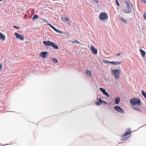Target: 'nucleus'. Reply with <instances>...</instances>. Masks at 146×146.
<instances>
[{"mask_svg":"<svg viewBox=\"0 0 146 146\" xmlns=\"http://www.w3.org/2000/svg\"><path fill=\"white\" fill-rule=\"evenodd\" d=\"M97 99L98 100V102L95 103L96 104L97 106H100V92L99 91H98L97 93Z\"/></svg>","mask_w":146,"mask_h":146,"instance_id":"8","label":"nucleus"},{"mask_svg":"<svg viewBox=\"0 0 146 146\" xmlns=\"http://www.w3.org/2000/svg\"><path fill=\"white\" fill-rule=\"evenodd\" d=\"M90 50L92 51V53L94 54H96L97 53L98 50H97L95 48L94 46H92L90 47Z\"/></svg>","mask_w":146,"mask_h":146,"instance_id":"10","label":"nucleus"},{"mask_svg":"<svg viewBox=\"0 0 146 146\" xmlns=\"http://www.w3.org/2000/svg\"><path fill=\"white\" fill-rule=\"evenodd\" d=\"M52 43V42L49 40L44 41H43V44L46 46H51Z\"/></svg>","mask_w":146,"mask_h":146,"instance_id":"9","label":"nucleus"},{"mask_svg":"<svg viewBox=\"0 0 146 146\" xmlns=\"http://www.w3.org/2000/svg\"><path fill=\"white\" fill-rule=\"evenodd\" d=\"M116 3L118 6H119V4L118 1V0H115Z\"/></svg>","mask_w":146,"mask_h":146,"instance_id":"29","label":"nucleus"},{"mask_svg":"<svg viewBox=\"0 0 146 146\" xmlns=\"http://www.w3.org/2000/svg\"><path fill=\"white\" fill-rule=\"evenodd\" d=\"M7 145V144H5V145Z\"/></svg>","mask_w":146,"mask_h":146,"instance_id":"40","label":"nucleus"},{"mask_svg":"<svg viewBox=\"0 0 146 146\" xmlns=\"http://www.w3.org/2000/svg\"><path fill=\"white\" fill-rule=\"evenodd\" d=\"M101 104L103 102L102 101V100L101 99Z\"/></svg>","mask_w":146,"mask_h":146,"instance_id":"36","label":"nucleus"},{"mask_svg":"<svg viewBox=\"0 0 146 146\" xmlns=\"http://www.w3.org/2000/svg\"><path fill=\"white\" fill-rule=\"evenodd\" d=\"M54 31H56V32L60 34H62L63 33L62 31H60L59 30L57 29H56V28L54 30Z\"/></svg>","mask_w":146,"mask_h":146,"instance_id":"20","label":"nucleus"},{"mask_svg":"<svg viewBox=\"0 0 146 146\" xmlns=\"http://www.w3.org/2000/svg\"><path fill=\"white\" fill-rule=\"evenodd\" d=\"M47 25H49L51 27L52 29H53L54 30L55 29V27L51 25V24H50L49 23H47Z\"/></svg>","mask_w":146,"mask_h":146,"instance_id":"24","label":"nucleus"},{"mask_svg":"<svg viewBox=\"0 0 146 146\" xmlns=\"http://www.w3.org/2000/svg\"><path fill=\"white\" fill-rule=\"evenodd\" d=\"M47 25H49L51 27L52 29H53L54 30L55 29V27L51 25V24H50L49 23H47Z\"/></svg>","mask_w":146,"mask_h":146,"instance_id":"25","label":"nucleus"},{"mask_svg":"<svg viewBox=\"0 0 146 146\" xmlns=\"http://www.w3.org/2000/svg\"><path fill=\"white\" fill-rule=\"evenodd\" d=\"M52 60H53V62H54L56 63L58 62V60L55 58H52Z\"/></svg>","mask_w":146,"mask_h":146,"instance_id":"23","label":"nucleus"},{"mask_svg":"<svg viewBox=\"0 0 146 146\" xmlns=\"http://www.w3.org/2000/svg\"><path fill=\"white\" fill-rule=\"evenodd\" d=\"M15 34L16 36V38L18 39L23 40L24 38V37L22 36L21 34L17 33H15Z\"/></svg>","mask_w":146,"mask_h":146,"instance_id":"6","label":"nucleus"},{"mask_svg":"<svg viewBox=\"0 0 146 146\" xmlns=\"http://www.w3.org/2000/svg\"><path fill=\"white\" fill-rule=\"evenodd\" d=\"M120 52L119 54H117V56H119V55H120Z\"/></svg>","mask_w":146,"mask_h":146,"instance_id":"35","label":"nucleus"},{"mask_svg":"<svg viewBox=\"0 0 146 146\" xmlns=\"http://www.w3.org/2000/svg\"><path fill=\"white\" fill-rule=\"evenodd\" d=\"M13 27H14L15 28H17V29H19V27H17V26L16 25H14L13 26Z\"/></svg>","mask_w":146,"mask_h":146,"instance_id":"32","label":"nucleus"},{"mask_svg":"<svg viewBox=\"0 0 146 146\" xmlns=\"http://www.w3.org/2000/svg\"><path fill=\"white\" fill-rule=\"evenodd\" d=\"M98 17H99V19L100 20V13Z\"/></svg>","mask_w":146,"mask_h":146,"instance_id":"34","label":"nucleus"},{"mask_svg":"<svg viewBox=\"0 0 146 146\" xmlns=\"http://www.w3.org/2000/svg\"><path fill=\"white\" fill-rule=\"evenodd\" d=\"M120 19L122 20V22H125L126 23H127L126 22V21H125L124 19H123V18H120Z\"/></svg>","mask_w":146,"mask_h":146,"instance_id":"30","label":"nucleus"},{"mask_svg":"<svg viewBox=\"0 0 146 146\" xmlns=\"http://www.w3.org/2000/svg\"><path fill=\"white\" fill-rule=\"evenodd\" d=\"M120 101V99L119 98H116L115 99V103L116 104H118Z\"/></svg>","mask_w":146,"mask_h":146,"instance_id":"19","label":"nucleus"},{"mask_svg":"<svg viewBox=\"0 0 146 146\" xmlns=\"http://www.w3.org/2000/svg\"><path fill=\"white\" fill-rule=\"evenodd\" d=\"M47 25H49L51 27L52 29H53L54 30L55 29V27L51 25V24H50L49 23H47Z\"/></svg>","mask_w":146,"mask_h":146,"instance_id":"26","label":"nucleus"},{"mask_svg":"<svg viewBox=\"0 0 146 146\" xmlns=\"http://www.w3.org/2000/svg\"><path fill=\"white\" fill-rule=\"evenodd\" d=\"M101 92H102L103 93V94L106 96H107V97H110V96L108 93L106 92L105 89L101 88Z\"/></svg>","mask_w":146,"mask_h":146,"instance_id":"12","label":"nucleus"},{"mask_svg":"<svg viewBox=\"0 0 146 146\" xmlns=\"http://www.w3.org/2000/svg\"><path fill=\"white\" fill-rule=\"evenodd\" d=\"M125 3L126 5V7H125L123 9V11L125 13H129L133 10V7L131 4H130L129 1H125Z\"/></svg>","mask_w":146,"mask_h":146,"instance_id":"2","label":"nucleus"},{"mask_svg":"<svg viewBox=\"0 0 146 146\" xmlns=\"http://www.w3.org/2000/svg\"><path fill=\"white\" fill-rule=\"evenodd\" d=\"M112 73L114 76L117 79L119 77L120 74V71L119 70L117 69H115L112 71Z\"/></svg>","mask_w":146,"mask_h":146,"instance_id":"3","label":"nucleus"},{"mask_svg":"<svg viewBox=\"0 0 146 146\" xmlns=\"http://www.w3.org/2000/svg\"><path fill=\"white\" fill-rule=\"evenodd\" d=\"M131 133L130 129H128L123 134L122 136V139L124 141L128 139L129 136L128 137L127 136L130 134Z\"/></svg>","mask_w":146,"mask_h":146,"instance_id":"4","label":"nucleus"},{"mask_svg":"<svg viewBox=\"0 0 146 146\" xmlns=\"http://www.w3.org/2000/svg\"><path fill=\"white\" fill-rule=\"evenodd\" d=\"M68 23V24H69V23ZM70 24V23H69V24Z\"/></svg>","mask_w":146,"mask_h":146,"instance_id":"39","label":"nucleus"},{"mask_svg":"<svg viewBox=\"0 0 146 146\" xmlns=\"http://www.w3.org/2000/svg\"><path fill=\"white\" fill-rule=\"evenodd\" d=\"M99 89L100 90V87L99 88Z\"/></svg>","mask_w":146,"mask_h":146,"instance_id":"37","label":"nucleus"},{"mask_svg":"<svg viewBox=\"0 0 146 146\" xmlns=\"http://www.w3.org/2000/svg\"><path fill=\"white\" fill-rule=\"evenodd\" d=\"M114 109L118 112L122 113H124V111L119 106H115L114 107Z\"/></svg>","mask_w":146,"mask_h":146,"instance_id":"7","label":"nucleus"},{"mask_svg":"<svg viewBox=\"0 0 146 146\" xmlns=\"http://www.w3.org/2000/svg\"><path fill=\"white\" fill-rule=\"evenodd\" d=\"M144 19H146V12H144L143 15Z\"/></svg>","mask_w":146,"mask_h":146,"instance_id":"28","label":"nucleus"},{"mask_svg":"<svg viewBox=\"0 0 146 146\" xmlns=\"http://www.w3.org/2000/svg\"><path fill=\"white\" fill-rule=\"evenodd\" d=\"M139 51L142 56L143 57H145L146 54L145 52L141 49H139Z\"/></svg>","mask_w":146,"mask_h":146,"instance_id":"14","label":"nucleus"},{"mask_svg":"<svg viewBox=\"0 0 146 146\" xmlns=\"http://www.w3.org/2000/svg\"><path fill=\"white\" fill-rule=\"evenodd\" d=\"M141 92L143 95L144 96L145 99H146V93L144 92L143 90H142Z\"/></svg>","mask_w":146,"mask_h":146,"instance_id":"22","label":"nucleus"},{"mask_svg":"<svg viewBox=\"0 0 146 146\" xmlns=\"http://www.w3.org/2000/svg\"><path fill=\"white\" fill-rule=\"evenodd\" d=\"M62 20L64 22H66V21H69L70 20V19L69 18H67L65 17H62Z\"/></svg>","mask_w":146,"mask_h":146,"instance_id":"17","label":"nucleus"},{"mask_svg":"<svg viewBox=\"0 0 146 146\" xmlns=\"http://www.w3.org/2000/svg\"><path fill=\"white\" fill-rule=\"evenodd\" d=\"M86 74L88 76L90 77H91L92 75V72L90 70H87L86 72Z\"/></svg>","mask_w":146,"mask_h":146,"instance_id":"16","label":"nucleus"},{"mask_svg":"<svg viewBox=\"0 0 146 146\" xmlns=\"http://www.w3.org/2000/svg\"><path fill=\"white\" fill-rule=\"evenodd\" d=\"M93 1H94L95 3H99V1L98 0H92Z\"/></svg>","mask_w":146,"mask_h":146,"instance_id":"31","label":"nucleus"},{"mask_svg":"<svg viewBox=\"0 0 146 146\" xmlns=\"http://www.w3.org/2000/svg\"><path fill=\"white\" fill-rule=\"evenodd\" d=\"M130 102L132 109L140 112H142L141 109V101L140 99L133 98L130 99Z\"/></svg>","mask_w":146,"mask_h":146,"instance_id":"1","label":"nucleus"},{"mask_svg":"<svg viewBox=\"0 0 146 146\" xmlns=\"http://www.w3.org/2000/svg\"><path fill=\"white\" fill-rule=\"evenodd\" d=\"M101 20L107 21L108 19V17L107 16V14L106 13H101Z\"/></svg>","mask_w":146,"mask_h":146,"instance_id":"5","label":"nucleus"},{"mask_svg":"<svg viewBox=\"0 0 146 146\" xmlns=\"http://www.w3.org/2000/svg\"><path fill=\"white\" fill-rule=\"evenodd\" d=\"M38 18V16L37 15H34L33 17V20H35Z\"/></svg>","mask_w":146,"mask_h":146,"instance_id":"21","label":"nucleus"},{"mask_svg":"<svg viewBox=\"0 0 146 146\" xmlns=\"http://www.w3.org/2000/svg\"><path fill=\"white\" fill-rule=\"evenodd\" d=\"M5 36L2 33L0 32V40L4 41L5 39Z\"/></svg>","mask_w":146,"mask_h":146,"instance_id":"18","label":"nucleus"},{"mask_svg":"<svg viewBox=\"0 0 146 146\" xmlns=\"http://www.w3.org/2000/svg\"><path fill=\"white\" fill-rule=\"evenodd\" d=\"M48 52H42L40 54V56L43 58H45L46 57V55L48 54Z\"/></svg>","mask_w":146,"mask_h":146,"instance_id":"11","label":"nucleus"},{"mask_svg":"<svg viewBox=\"0 0 146 146\" xmlns=\"http://www.w3.org/2000/svg\"><path fill=\"white\" fill-rule=\"evenodd\" d=\"M141 1L144 3H146V0H141Z\"/></svg>","mask_w":146,"mask_h":146,"instance_id":"33","label":"nucleus"},{"mask_svg":"<svg viewBox=\"0 0 146 146\" xmlns=\"http://www.w3.org/2000/svg\"><path fill=\"white\" fill-rule=\"evenodd\" d=\"M72 42V43H76L77 44H79L80 43L78 41L76 40H74Z\"/></svg>","mask_w":146,"mask_h":146,"instance_id":"27","label":"nucleus"},{"mask_svg":"<svg viewBox=\"0 0 146 146\" xmlns=\"http://www.w3.org/2000/svg\"><path fill=\"white\" fill-rule=\"evenodd\" d=\"M51 46L54 48L56 49H58V45L57 44H56L55 43H54L53 42Z\"/></svg>","mask_w":146,"mask_h":146,"instance_id":"15","label":"nucleus"},{"mask_svg":"<svg viewBox=\"0 0 146 146\" xmlns=\"http://www.w3.org/2000/svg\"><path fill=\"white\" fill-rule=\"evenodd\" d=\"M3 0H0V1H2Z\"/></svg>","mask_w":146,"mask_h":146,"instance_id":"38","label":"nucleus"},{"mask_svg":"<svg viewBox=\"0 0 146 146\" xmlns=\"http://www.w3.org/2000/svg\"><path fill=\"white\" fill-rule=\"evenodd\" d=\"M105 63L108 62L109 63H110L112 64H113L114 65H116L117 64H120L121 62H114L113 61L111 62H109L107 61H106L105 62Z\"/></svg>","mask_w":146,"mask_h":146,"instance_id":"13","label":"nucleus"}]
</instances>
